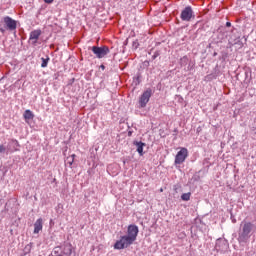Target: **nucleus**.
Segmentation results:
<instances>
[{"mask_svg": "<svg viewBox=\"0 0 256 256\" xmlns=\"http://www.w3.org/2000/svg\"><path fill=\"white\" fill-rule=\"evenodd\" d=\"M253 231H255V224L247 221H242L238 231V243H240V245L243 243H247V241L251 239Z\"/></svg>", "mask_w": 256, "mask_h": 256, "instance_id": "f257e3e1", "label": "nucleus"}, {"mask_svg": "<svg viewBox=\"0 0 256 256\" xmlns=\"http://www.w3.org/2000/svg\"><path fill=\"white\" fill-rule=\"evenodd\" d=\"M153 95V90L151 88L146 89L139 98V107L140 109H145L147 103H149L151 96Z\"/></svg>", "mask_w": 256, "mask_h": 256, "instance_id": "f03ea898", "label": "nucleus"}, {"mask_svg": "<svg viewBox=\"0 0 256 256\" xmlns=\"http://www.w3.org/2000/svg\"><path fill=\"white\" fill-rule=\"evenodd\" d=\"M91 51L94 53V55L97 57V59H103L106 55H109L110 51L107 46H92Z\"/></svg>", "mask_w": 256, "mask_h": 256, "instance_id": "7ed1b4c3", "label": "nucleus"}, {"mask_svg": "<svg viewBox=\"0 0 256 256\" xmlns=\"http://www.w3.org/2000/svg\"><path fill=\"white\" fill-rule=\"evenodd\" d=\"M187 157H189V150H187V148H181L175 156L174 165H181L185 163Z\"/></svg>", "mask_w": 256, "mask_h": 256, "instance_id": "20e7f679", "label": "nucleus"}, {"mask_svg": "<svg viewBox=\"0 0 256 256\" xmlns=\"http://www.w3.org/2000/svg\"><path fill=\"white\" fill-rule=\"evenodd\" d=\"M229 249V241L227 239L218 238L215 244L217 253H225Z\"/></svg>", "mask_w": 256, "mask_h": 256, "instance_id": "39448f33", "label": "nucleus"}, {"mask_svg": "<svg viewBox=\"0 0 256 256\" xmlns=\"http://www.w3.org/2000/svg\"><path fill=\"white\" fill-rule=\"evenodd\" d=\"M2 23H4L5 29L8 31H15L17 29V21L10 16H5L2 20Z\"/></svg>", "mask_w": 256, "mask_h": 256, "instance_id": "423d86ee", "label": "nucleus"}, {"mask_svg": "<svg viewBox=\"0 0 256 256\" xmlns=\"http://www.w3.org/2000/svg\"><path fill=\"white\" fill-rule=\"evenodd\" d=\"M193 17V8L191 6L185 7V9L182 10L180 19L182 21H189Z\"/></svg>", "mask_w": 256, "mask_h": 256, "instance_id": "0eeeda50", "label": "nucleus"}, {"mask_svg": "<svg viewBox=\"0 0 256 256\" xmlns=\"http://www.w3.org/2000/svg\"><path fill=\"white\" fill-rule=\"evenodd\" d=\"M127 235L137 241V235H139V227L133 224L129 225L127 230Z\"/></svg>", "mask_w": 256, "mask_h": 256, "instance_id": "6e6552de", "label": "nucleus"}, {"mask_svg": "<svg viewBox=\"0 0 256 256\" xmlns=\"http://www.w3.org/2000/svg\"><path fill=\"white\" fill-rule=\"evenodd\" d=\"M41 29L33 30L30 32L29 41H32V45H37L39 37H41Z\"/></svg>", "mask_w": 256, "mask_h": 256, "instance_id": "1a4fd4ad", "label": "nucleus"}, {"mask_svg": "<svg viewBox=\"0 0 256 256\" xmlns=\"http://www.w3.org/2000/svg\"><path fill=\"white\" fill-rule=\"evenodd\" d=\"M19 147H21V145L19 144V141L12 139L8 143L7 149L9 151H19Z\"/></svg>", "mask_w": 256, "mask_h": 256, "instance_id": "9d476101", "label": "nucleus"}, {"mask_svg": "<svg viewBox=\"0 0 256 256\" xmlns=\"http://www.w3.org/2000/svg\"><path fill=\"white\" fill-rule=\"evenodd\" d=\"M122 239V242L124 243V245L127 247H129L130 245H133V243H135V238H132L131 236L129 235H124V236H121Z\"/></svg>", "mask_w": 256, "mask_h": 256, "instance_id": "9b49d317", "label": "nucleus"}, {"mask_svg": "<svg viewBox=\"0 0 256 256\" xmlns=\"http://www.w3.org/2000/svg\"><path fill=\"white\" fill-rule=\"evenodd\" d=\"M40 231H43V218H39L34 223V234L37 235Z\"/></svg>", "mask_w": 256, "mask_h": 256, "instance_id": "f8f14e48", "label": "nucleus"}, {"mask_svg": "<svg viewBox=\"0 0 256 256\" xmlns=\"http://www.w3.org/2000/svg\"><path fill=\"white\" fill-rule=\"evenodd\" d=\"M133 145L137 147L136 151L140 155V157H143V147H145V143L142 141H134Z\"/></svg>", "mask_w": 256, "mask_h": 256, "instance_id": "ddd939ff", "label": "nucleus"}, {"mask_svg": "<svg viewBox=\"0 0 256 256\" xmlns=\"http://www.w3.org/2000/svg\"><path fill=\"white\" fill-rule=\"evenodd\" d=\"M71 253H73V249L71 248V245L66 244L62 247L60 255H62V256H71Z\"/></svg>", "mask_w": 256, "mask_h": 256, "instance_id": "4468645a", "label": "nucleus"}, {"mask_svg": "<svg viewBox=\"0 0 256 256\" xmlns=\"http://www.w3.org/2000/svg\"><path fill=\"white\" fill-rule=\"evenodd\" d=\"M23 117L25 121H31L35 118V114L31 110H25Z\"/></svg>", "mask_w": 256, "mask_h": 256, "instance_id": "2eb2a0df", "label": "nucleus"}, {"mask_svg": "<svg viewBox=\"0 0 256 256\" xmlns=\"http://www.w3.org/2000/svg\"><path fill=\"white\" fill-rule=\"evenodd\" d=\"M114 249H127V246H125V243L123 242L122 238H120V240L116 241V243L114 244Z\"/></svg>", "mask_w": 256, "mask_h": 256, "instance_id": "dca6fc26", "label": "nucleus"}, {"mask_svg": "<svg viewBox=\"0 0 256 256\" xmlns=\"http://www.w3.org/2000/svg\"><path fill=\"white\" fill-rule=\"evenodd\" d=\"M73 163H75V154H72L66 159V165H69V167H72Z\"/></svg>", "mask_w": 256, "mask_h": 256, "instance_id": "f3484780", "label": "nucleus"}, {"mask_svg": "<svg viewBox=\"0 0 256 256\" xmlns=\"http://www.w3.org/2000/svg\"><path fill=\"white\" fill-rule=\"evenodd\" d=\"M49 56H47L46 58H41V61H42V64H41V67L42 69H45V67H47V65H49Z\"/></svg>", "mask_w": 256, "mask_h": 256, "instance_id": "a211bd4d", "label": "nucleus"}, {"mask_svg": "<svg viewBox=\"0 0 256 256\" xmlns=\"http://www.w3.org/2000/svg\"><path fill=\"white\" fill-rule=\"evenodd\" d=\"M200 179H201V176L199 175V172H196V173L192 176V178H191L190 181H192L193 183H197V181H200Z\"/></svg>", "mask_w": 256, "mask_h": 256, "instance_id": "6ab92c4d", "label": "nucleus"}, {"mask_svg": "<svg viewBox=\"0 0 256 256\" xmlns=\"http://www.w3.org/2000/svg\"><path fill=\"white\" fill-rule=\"evenodd\" d=\"M181 199L182 201H189L191 199V192L182 194Z\"/></svg>", "mask_w": 256, "mask_h": 256, "instance_id": "aec40b11", "label": "nucleus"}, {"mask_svg": "<svg viewBox=\"0 0 256 256\" xmlns=\"http://www.w3.org/2000/svg\"><path fill=\"white\" fill-rule=\"evenodd\" d=\"M187 61H189V59L187 58V56H184L181 58L180 64L185 66V65H187Z\"/></svg>", "mask_w": 256, "mask_h": 256, "instance_id": "412c9836", "label": "nucleus"}, {"mask_svg": "<svg viewBox=\"0 0 256 256\" xmlns=\"http://www.w3.org/2000/svg\"><path fill=\"white\" fill-rule=\"evenodd\" d=\"M136 81H137L138 85H139V83H141V74L140 73L137 74Z\"/></svg>", "mask_w": 256, "mask_h": 256, "instance_id": "4be33fe9", "label": "nucleus"}, {"mask_svg": "<svg viewBox=\"0 0 256 256\" xmlns=\"http://www.w3.org/2000/svg\"><path fill=\"white\" fill-rule=\"evenodd\" d=\"M149 65H150V63H149L148 60H145V61L143 62V67H144V68L149 67Z\"/></svg>", "mask_w": 256, "mask_h": 256, "instance_id": "5701e85b", "label": "nucleus"}, {"mask_svg": "<svg viewBox=\"0 0 256 256\" xmlns=\"http://www.w3.org/2000/svg\"><path fill=\"white\" fill-rule=\"evenodd\" d=\"M7 151V148H5L3 145H0V153H5Z\"/></svg>", "mask_w": 256, "mask_h": 256, "instance_id": "b1692460", "label": "nucleus"}, {"mask_svg": "<svg viewBox=\"0 0 256 256\" xmlns=\"http://www.w3.org/2000/svg\"><path fill=\"white\" fill-rule=\"evenodd\" d=\"M159 56V52H155L152 56V61H155V59Z\"/></svg>", "mask_w": 256, "mask_h": 256, "instance_id": "393cba45", "label": "nucleus"}, {"mask_svg": "<svg viewBox=\"0 0 256 256\" xmlns=\"http://www.w3.org/2000/svg\"><path fill=\"white\" fill-rule=\"evenodd\" d=\"M133 47H135V49L139 47V42L137 40L133 42Z\"/></svg>", "mask_w": 256, "mask_h": 256, "instance_id": "a878e982", "label": "nucleus"}, {"mask_svg": "<svg viewBox=\"0 0 256 256\" xmlns=\"http://www.w3.org/2000/svg\"><path fill=\"white\" fill-rule=\"evenodd\" d=\"M55 0H44V3H48V4H51L53 3Z\"/></svg>", "mask_w": 256, "mask_h": 256, "instance_id": "bb28decb", "label": "nucleus"}, {"mask_svg": "<svg viewBox=\"0 0 256 256\" xmlns=\"http://www.w3.org/2000/svg\"><path fill=\"white\" fill-rule=\"evenodd\" d=\"M6 29H7V28L1 27V28H0V33H5Z\"/></svg>", "mask_w": 256, "mask_h": 256, "instance_id": "cd10ccee", "label": "nucleus"}, {"mask_svg": "<svg viewBox=\"0 0 256 256\" xmlns=\"http://www.w3.org/2000/svg\"><path fill=\"white\" fill-rule=\"evenodd\" d=\"M100 69H102V71H105V65H100Z\"/></svg>", "mask_w": 256, "mask_h": 256, "instance_id": "c85d7f7f", "label": "nucleus"}, {"mask_svg": "<svg viewBox=\"0 0 256 256\" xmlns=\"http://www.w3.org/2000/svg\"><path fill=\"white\" fill-rule=\"evenodd\" d=\"M226 27H231V22H227Z\"/></svg>", "mask_w": 256, "mask_h": 256, "instance_id": "c756f323", "label": "nucleus"}, {"mask_svg": "<svg viewBox=\"0 0 256 256\" xmlns=\"http://www.w3.org/2000/svg\"><path fill=\"white\" fill-rule=\"evenodd\" d=\"M131 135H133V132H132V131H129V132H128V137H131Z\"/></svg>", "mask_w": 256, "mask_h": 256, "instance_id": "7c9ffc66", "label": "nucleus"}, {"mask_svg": "<svg viewBox=\"0 0 256 256\" xmlns=\"http://www.w3.org/2000/svg\"><path fill=\"white\" fill-rule=\"evenodd\" d=\"M54 254H55V255H59V251L55 250V251H54Z\"/></svg>", "mask_w": 256, "mask_h": 256, "instance_id": "2f4dec72", "label": "nucleus"}, {"mask_svg": "<svg viewBox=\"0 0 256 256\" xmlns=\"http://www.w3.org/2000/svg\"><path fill=\"white\" fill-rule=\"evenodd\" d=\"M232 223H236V220H235V219H232Z\"/></svg>", "mask_w": 256, "mask_h": 256, "instance_id": "473e14b6", "label": "nucleus"}, {"mask_svg": "<svg viewBox=\"0 0 256 256\" xmlns=\"http://www.w3.org/2000/svg\"><path fill=\"white\" fill-rule=\"evenodd\" d=\"M56 249H61V247L58 246V247H56Z\"/></svg>", "mask_w": 256, "mask_h": 256, "instance_id": "72a5a7b5", "label": "nucleus"}]
</instances>
